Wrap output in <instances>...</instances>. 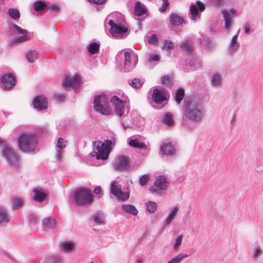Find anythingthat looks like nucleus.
Returning a JSON list of instances; mask_svg holds the SVG:
<instances>
[{"label": "nucleus", "mask_w": 263, "mask_h": 263, "mask_svg": "<svg viewBox=\"0 0 263 263\" xmlns=\"http://www.w3.org/2000/svg\"><path fill=\"white\" fill-rule=\"evenodd\" d=\"M196 4V5L191 4L190 9L191 18L194 21H196L197 17L199 18L200 17L199 10L200 12H202L205 7V5L200 1H197Z\"/></svg>", "instance_id": "13"}, {"label": "nucleus", "mask_w": 263, "mask_h": 263, "mask_svg": "<svg viewBox=\"0 0 263 263\" xmlns=\"http://www.w3.org/2000/svg\"><path fill=\"white\" fill-rule=\"evenodd\" d=\"M146 209L150 213H154L157 210V204L153 201H149L146 203Z\"/></svg>", "instance_id": "44"}, {"label": "nucleus", "mask_w": 263, "mask_h": 263, "mask_svg": "<svg viewBox=\"0 0 263 263\" xmlns=\"http://www.w3.org/2000/svg\"><path fill=\"white\" fill-rule=\"evenodd\" d=\"M92 218L94 222L97 224H102L104 223V219L101 214L99 213H95Z\"/></svg>", "instance_id": "39"}, {"label": "nucleus", "mask_w": 263, "mask_h": 263, "mask_svg": "<svg viewBox=\"0 0 263 263\" xmlns=\"http://www.w3.org/2000/svg\"><path fill=\"white\" fill-rule=\"evenodd\" d=\"M114 167L118 171H126L129 167V158L125 156L119 157L115 161Z\"/></svg>", "instance_id": "14"}, {"label": "nucleus", "mask_w": 263, "mask_h": 263, "mask_svg": "<svg viewBox=\"0 0 263 263\" xmlns=\"http://www.w3.org/2000/svg\"><path fill=\"white\" fill-rule=\"evenodd\" d=\"M148 42L153 45H156L158 43V40L157 35L153 34L148 37Z\"/></svg>", "instance_id": "50"}, {"label": "nucleus", "mask_w": 263, "mask_h": 263, "mask_svg": "<svg viewBox=\"0 0 263 263\" xmlns=\"http://www.w3.org/2000/svg\"><path fill=\"white\" fill-rule=\"evenodd\" d=\"M214 2V4L217 7H220L222 5L223 3V0H211Z\"/></svg>", "instance_id": "57"}, {"label": "nucleus", "mask_w": 263, "mask_h": 263, "mask_svg": "<svg viewBox=\"0 0 263 263\" xmlns=\"http://www.w3.org/2000/svg\"><path fill=\"white\" fill-rule=\"evenodd\" d=\"M128 83L134 88H138L140 87L143 84V82L141 80L135 78L133 80H129Z\"/></svg>", "instance_id": "43"}, {"label": "nucleus", "mask_w": 263, "mask_h": 263, "mask_svg": "<svg viewBox=\"0 0 263 263\" xmlns=\"http://www.w3.org/2000/svg\"><path fill=\"white\" fill-rule=\"evenodd\" d=\"M200 44L202 48L205 49H211L214 46L213 43L207 37L203 36L200 41Z\"/></svg>", "instance_id": "28"}, {"label": "nucleus", "mask_w": 263, "mask_h": 263, "mask_svg": "<svg viewBox=\"0 0 263 263\" xmlns=\"http://www.w3.org/2000/svg\"><path fill=\"white\" fill-rule=\"evenodd\" d=\"M168 91L164 88H155L154 89L152 98L157 104H161L167 100Z\"/></svg>", "instance_id": "10"}, {"label": "nucleus", "mask_w": 263, "mask_h": 263, "mask_svg": "<svg viewBox=\"0 0 263 263\" xmlns=\"http://www.w3.org/2000/svg\"><path fill=\"white\" fill-rule=\"evenodd\" d=\"M57 146L61 149H63L65 147V141L62 138H59L58 139Z\"/></svg>", "instance_id": "53"}, {"label": "nucleus", "mask_w": 263, "mask_h": 263, "mask_svg": "<svg viewBox=\"0 0 263 263\" xmlns=\"http://www.w3.org/2000/svg\"><path fill=\"white\" fill-rule=\"evenodd\" d=\"M160 149L164 155H166L174 154L176 152L173 145L170 143H164L161 145Z\"/></svg>", "instance_id": "20"}, {"label": "nucleus", "mask_w": 263, "mask_h": 263, "mask_svg": "<svg viewBox=\"0 0 263 263\" xmlns=\"http://www.w3.org/2000/svg\"><path fill=\"white\" fill-rule=\"evenodd\" d=\"M91 3H94L98 5H102L104 4L106 0H88Z\"/></svg>", "instance_id": "56"}, {"label": "nucleus", "mask_w": 263, "mask_h": 263, "mask_svg": "<svg viewBox=\"0 0 263 263\" xmlns=\"http://www.w3.org/2000/svg\"><path fill=\"white\" fill-rule=\"evenodd\" d=\"M110 193L118 198L119 200L126 201L129 197V192H124L121 187L116 185V182L112 181L110 184Z\"/></svg>", "instance_id": "11"}, {"label": "nucleus", "mask_w": 263, "mask_h": 263, "mask_svg": "<svg viewBox=\"0 0 263 263\" xmlns=\"http://www.w3.org/2000/svg\"><path fill=\"white\" fill-rule=\"evenodd\" d=\"M60 248L62 251L69 252L74 249V243L72 241H64L60 244Z\"/></svg>", "instance_id": "30"}, {"label": "nucleus", "mask_w": 263, "mask_h": 263, "mask_svg": "<svg viewBox=\"0 0 263 263\" xmlns=\"http://www.w3.org/2000/svg\"><path fill=\"white\" fill-rule=\"evenodd\" d=\"M12 26L16 29L19 34H23V35L18 37H14L11 39L9 42V44L10 46L26 42L30 40V37L27 35V33L28 32L27 30L22 28L16 24H13Z\"/></svg>", "instance_id": "9"}, {"label": "nucleus", "mask_w": 263, "mask_h": 263, "mask_svg": "<svg viewBox=\"0 0 263 263\" xmlns=\"http://www.w3.org/2000/svg\"><path fill=\"white\" fill-rule=\"evenodd\" d=\"M174 44L171 41H168L167 40L164 41V46L163 47V49L166 51H170L172 49L174 48Z\"/></svg>", "instance_id": "46"}, {"label": "nucleus", "mask_w": 263, "mask_h": 263, "mask_svg": "<svg viewBox=\"0 0 263 263\" xmlns=\"http://www.w3.org/2000/svg\"><path fill=\"white\" fill-rule=\"evenodd\" d=\"M49 9L52 10L54 12H58V11H60V8L59 5L49 4V5H48L47 11Z\"/></svg>", "instance_id": "52"}, {"label": "nucleus", "mask_w": 263, "mask_h": 263, "mask_svg": "<svg viewBox=\"0 0 263 263\" xmlns=\"http://www.w3.org/2000/svg\"><path fill=\"white\" fill-rule=\"evenodd\" d=\"M94 193L97 195H100L101 196H102L103 192L100 186H97L93 190Z\"/></svg>", "instance_id": "54"}, {"label": "nucleus", "mask_w": 263, "mask_h": 263, "mask_svg": "<svg viewBox=\"0 0 263 263\" xmlns=\"http://www.w3.org/2000/svg\"><path fill=\"white\" fill-rule=\"evenodd\" d=\"M185 92L184 89L183 88H179L177 90L175 93V100L177 103V104L179 105L183 98L184 97Z\"/></svg>", "instance_id": "32"}, {"label": "nucleus", "mask_w": 263, "mask_h": 263, "mask_svg": "<svg viewBox=\"0 0 263 263\" xmlns=\"http://www.w3.org/2000/svg\"><path fill=\"white\" fill-rule=\"evenodd\" d=\"M189 255L185 254H183L182 253L178 254L175 257L172 258L171 260H169L167 263H180L181 261L185 258L188 257Z\"/></svg>", "instance_id": "41"}, {"label": "nucleus", "mask_w": 263, "mask_h": 263, "mask_svg": "<svg viewBox=\"0 0 263 263\" xmlns=\"http://www.w3.org/2000/svg\"><path fill=\"white\" fill-rule=\"evenodd\" d=\"M122 210L126 213L131 214L134 216L138 214V211L135 206L132 204H124L122 205Z\"/></svg>", "instance_id": "31"}, {"label": "nucleus", "mask_w": 263, "mask_h": 263, "mask_svg": "<svg viewBox=\"0 0 263 263\" xmlns=\"http://www.w3.org/2000/svg\"><path fill=\"white\" fill-rule=\"evenodd\" d=\"M124 67L125 71H129L134 68V65H131V53L128 51L124 53Z\"/></svg>", "instance_id": "22"}, {"label": "nucleus", "mask_w": 263, "mask_h": 263, "mask_svg": "<svg viewBox=\"0 0 263 263\" xmlns=\"http://www.w3.org/2000/svg\"><path fill=\"white\" fill-rule=\"evenodd\" d=\"M37 52L35 50H31L26 54V58L28 61L30 63H33L37 58Z\"/></svg>", "instance_id": "38"}, {"label": "nucleus", "mask_w": 263, "mask_h": 263, "mask_svg": "<svg viewBox=\"0 0 263 263\" xmlns=\"http://www.w3.org/2000/svg\"><path fill=\"white\" fill-rule=\"evenodd\" d=\"M263 253L262 250L259 247L255 248L253 249L252 257L256 260Z\"/></svg>", "instance_id": "45"}, {"label": "nucleus", "mask_w": 263, "mask_h": 263, "mask_svg": "<svg viewBox=\"0 0 263 263\" xmlns=\"http://www.w3.org/2000/svg\"><path fill=\"white\" fill-rule=\"evenodd\" d=\"M163 2V4L162 6L159 8V10L161 12H164L166 10L167 7L169 5V3L168 0H162Z\"/></svg>", "instance_id": "51"}, {"label": "nucleus", "mask_w": 263, "mask_h": 263, "mask_svg": "<svg viewBox=\"0 0 263 263\" xmlns=\"http://www.w3.org/2000/svg\"><path fill=\"white\" fill-rule=\"evenodd\" d=\"M3 155L9 163L13 166L17 167L19 163L18 157L14 149L10 147L7 144L3 145Z\"/></svg>", "instance_id": "7"}, {"label": "nucleus", "mask_w": 263, "mask_h": 263, "mask_svg": "<svg viewBox=\"0 0 263 263\" xmlns=\"http://www.w3.org/2000/svg\"><path fill=\"white\" fill-rule=\"evenodd\" d=\"M160 57L159 55H152L149 59V62L159 61Z\"/></svg>", "instance_id": "55"}, {"label": "nucleus", "mask_w": 263, "mask_h": 263, "mask_svg": "<svg viewBox=\"0 0 263 263\" xmlns=\"http://www.w3.org/2000/svg\"><path fill=\"white\" fill-rule=\"evenodd\" d=\"M73 203L77 206L89 205L93 202V197L90 189L79 187L73 191Z\"/></svg>", "instance_id": "2"}, {"label": "nucleus", "mask_w": 263, "mask_h": 263, "mask_svg": "<svg viewBox=\"0 0 263 263\" xmlns=\"http://www.w3.org/2000/svg\"><path fill=\"white\" fill-rule=\"evenodd\" d=\"M33 192L34 193L33 199L36 201H43L47 197V192L43 188L34 189Z\"/></svg>", "instance_id": "19"}, {"label": "nucleus", "mask_w": 263, "mask_h": 263, "mask_svg": "<svg viewBox=\"0 0 263 263\" xmlns=\"http://www.w3.org/2000/svg\"><path fill=\"white\" fill-rule=\"evenodd\" d=\"M19 149L23 152H30L36 147L37 139L32 134L22 133L17 139Z\"/></svg>", "instance_id": "4"}, {"label": "nucleus", "mask_w": 263, "mask_h": 263, "mask_svg": "<svg viewBox=\"0 0 263 263\" xmlns=\"http://www.w3.org/2000/svg\"><path fill=\"white\" fill-rule=\"evenodd\" d=\"M46 263H60V260L58 258H50Z\"/></svg>", "instance_id": "59"}, {"label": "nucleus", "mask_w": 263, "mask_h": 263, "mask_svg": "<svg viewBox=\"0 0 263 263\" xmlns=\"http://www.w3.org/2000/svg\"><path fill=\"white\" fill-rule=\"evenodd\" d=\"M128 144L130 146L135 148H144L146 147V145L144 143L141 142L136 139H130L128 141Z\"/></svg>", "instance_id": "33"}, {"label": "nucleus", "mask_w": 263, "mask_h": 263, "mask_svg": "<svg viewBox=\"0 0 263 263\" xmlns=\"http://www.w3.org/2000/svg\"><path fill=\"white\" fill-rule=\"evenodd\" d=\"M30 220L32 222H35L36 221V217L35 215L31 214L29 217Z\"/></svg>", "instance_id": "61"}, {"label": "nucleus", "mask_w": 263, "mask_h": 263, "mask_svg": "<svg viewBox=\"0 0 263 263\" xmlns=\"http://www.w3.org/2000/svg\"><path fill=\"white\" fill-rule=\"evenodd\" d=\"M65 97L63 94H58L57 96V99L58 101L62 102L65 100Z\"/></svg>", "instance_id": "58"}, {"label": "nucleus", "mask_w": 263, "mask_h": 263, "mask_svg": "<svg viewBox=\"0 0 263 263\" xmlns=\"http://www.w3.org/2000/svg\"><path fill=\"white\" fill-rule=\"evenodd\" d=\"M108 24L110 26L109 31L113 36H119L128 31L127 27L123 26L122 24H116L112 20H110Z\"/></svg>", "instance_id": "12"}, {"label": "nucleus", "mask_w": 263, "mask_h": 263, "mask_svg": "<svg viewBox=\"0 0 263 263\" xmlns=\"http://www.w3.org/2000/svg\"><path fill=\"white\" fill-rule=\"evenodd\" d=\"M23 204V200L21 198L14 197L12 198V206L13 210L18 209Z\"/></svg>", "instance_id": "36"}, {"label": "nucleus", "mask_w": 263, "mask_h": 263, "mask_svg": "<svg viewBox=\"0 0 263 263\" xmlns=\"http://www.w3.org/2000/svg\"><path fill=\"white\" fill-rule=\"evenodd\" d=\"M81 78L78 75L66 76L63 80V86L66 90L78 88L80 85Z\"/></svg>", "instance_id": "8"}, {"label": "nucleus", "mask_w": 263, "mask_h": 263, "mask_svg": "<svg viewBox=\"0 0 263 263\" xmlns=\"http://www.w3.org/2000/svg\"><path fill=\"white\" fill-rule=\"evenodd\" d=\"M221 76L220 74L215 73L213 75L211 79L212 85L215 87H219L221 85Z\"/></svg>", "instance_id": "34"}, {"label": "nucleus", "mask_w": 263, "mask_h": 263, "mask_svg": "<svg viewBox=\"0 0 263 263\" xmlns=\"http://www.w3.org/2000/svg\"><path fill=\"white\" fill-rule=\"evenodd\" d=\"M239 31V30L238 31L237 33L233 36V37H232V39L231 42H237V37H238V35Z\"/></svg>", "instance_id": "62"}, {"label": "nucleus", "mask_w": 263, "mask_h": 263, "mask_svg": "<svg viewBox=\"0 0 263 263\" xmlns=\"http://www.w3.org/2000/svg\"><path fill=\"white\" fill-rule=\"evenodd\" d=\"M111 104H113L115 106L116 114L120 117H122L125 111L124 101L115 96L111 99Z\"/></svg>", "instance_id": "16"}, {"label": "nucleus", "mask_w": 263, "mask_h": 263, "mask_svg": "<svg viewBox=\"0 0 263 263\" xmlns=\"http://www.w3.org/2000/svg\"><path fill=\"white\" fill-rule=\"evenodd\" d=\"M138 263H141L142 262V260L139 259V260H138Z\"/></svg>", "instance_id": "63"}, {"label": "nucleus", "mask_w": 263, "mask_h": 263, "mask_svg": "<svg viewBox=\"0 0 263 263\" xmlns=\"http://www.w3.org/2000/svg\"><path fill=\"white\" fill-rule=\"evenodd\" d=\"M93 108L101 115H108L112 110L111 100L104 94L96 96L93 99Z\"/></svg>", "instance_id": "3"}, {"label": "nucleus", "mask_w": 263, "mask_h": 263, "mask_svg": "<svg viewBox=\"0 0 263 263\" xmlns=\"http://www.w3.org/2000/svg\"><path fill=\"white\" fill-rule=\"evenodd\" d=\"M170 23L174 26H178L184 23L183 18L176 13H172L170 15Z\"/></svg>", "instance_id": "24"}, {"label": "nucleus", "mask_w": 263, "mask_h": 263, "mask_svg": "<svg viewBox=\"0 0 263 263\" xmlns=\"http://www.w3.org/2000/svg\"><path fill=\"white\" fill-rule=\"evenodd\" d=\"M43 225L48 228H54L56 225V220L51 217H46L42 220Z\"/></svg>", "instance_id": "29"}, {"label": "nucleus", "mask_w": 263, "mask_h": 263, "mask_svg": "<svg viewBox=\"0 0 263 263\" xmlns=\"http://www.w3.org/2000/svg\"><path fill=\"white\" fill-rule=\"evenodd\" d=\"M147 12L146 7L140 2H137L135 3L134 9V14L136 16H141L145 14Z\"/></svg>", "instance_id": "21"}, {"label": "nucleus", "mask_w": 263, "mask_h": 263, "mask_svg": "<svg viewBox=\"0 0 263 263\" xmlns=\"http://www.w3.org/2000/svg\"><path fill=\"white\" fill-rule=\"evenodd\" d=\"M171 81L172 78L167 75L162 77L161 78V83L165 85L166 86L170 85Z\"/></svg>", "instance_id": "49"}, {"label": "nucleus", "mask_w": 263, "mask_h": 263, "mask_svg": "<svg viewBox=\"0 0 263 263\" xmlns=\"http://www.w3.org/2000/svg\"><path fill=\"white\" fill-rule=\"evenodd\" d=\"M163 122L169 126H173L174 125V114L171 112H166L164 115Z\"/></svg>", "instance_id": "26"}, {"label": "nucleus", "mask_w": 263, "mask_h": 263, "mask_svg": "<svg viewBox=\"0 0 263 263\" xmlns=\"http://www.w3.org/2000/svg\"><path fill=\"white\" fill-rule=\"evenodd\" d=\"M205 113L201 104L194 97H186L183 101L181 112V125L189 129L195 128L201 123Z\"/></svg>", "instance_id": "1"}, {"label": "nucleus", "mask_w": 263, "mask_h": 263, "mask_svg": "<svg viewBox=\"0 0 263 263\" xmlns=\"http://www.w3.org/2000/svg\"><path fill=\"white\" fill-rule=\"evenodd\" d=\"M100 45L97 43H92L89 45L88 51L91 54H96L99 51Z\"/></svg>", "instance_id": "40"}, {"label": "nucleus", "mask_w": 263, "mask_h": 263, "mask_svg": "<svg viewBox=\"0 0 263 263\" xmlns=\"http://www.w3.org/2000/svg\"><path fill=\"white\" fill-rule=\"evenodd\" d=\"M223 15L225 28L227 30L229 29L232 25V18L234 17V14L236 13V10L234 8L230 9L229 10L223 9L221 11Z\"/></svg>", "instance_id": "15"}, {"label": "nucleus", "mask_w": 263, "mask_h": 263, "mask_svg": "<svg viewBox=\"0 0 263 263\" xmlns=\"http://www.w3.org/2000/svg\"><path fill=\"white\" fill-rule=\"evenodd\" d=\"M111 140H107L104 143L101 141L93 143V152L92 153V156H96L97 159L106 160L108 158L109 154L111 151Z\"/></svg>", "instance_id": "5"}, {"label": "nucleus", "mask_w": 263, "mask_h": 263, "mask_svg": "<svg viewBox=\"0 0 263 263\" xmlns=\"http://www.w3.org/2000/svg\"><path fill=\"white\" fill-rule=\"evenodd\" d=\"M47 100L44 96H36L33 100V107L38 110H44L47 108Z\"/></svg>", "instance_id": "17"}, {"label": "nucleus", "mask_w": 263, "mask_h": 263, "mask_svg": "<svg viewBox=\"0 0 263 263\" xmlns=\"http://www.w3.org/2000/svg\"><path fill=\"white\" fill-rule=\"evenodd\" d=\"M182 239L183 236L182 235H180L177 237V238L175 240V243L174 245V250H177L179 248L182 243Z\"/></svg>", "instance_id": "47"}, {"label": "nucleus", "mask_w": 263, "mask_h": 263, "mask_svg": "<svg viewBox=\"0 0 263 263\" xmlns=\"http://www.w3.org/2000/svg\"><path fill=\"white\" fill-rule=\"evenodd\" d=\"M8 14L13 19L17 20L20 17V13L17 9L10 8L8 10Z\"/></svg>", "instance_id": "42"}, {"label": "nucleus", "mask_w": 263, "mask_h": 263, "mask_svg": "<svg viewBox=\"0 0 263 263\" xmlns=\"http://www.w3.org/2000/svg\"><path fill=\"white\" fill-rule=\"evenodd\" d=\"M149 179V175L148 174H144L142 175L139 180V184L141 186H143L146 184Z\"/></svg>", "instance_id": "48"}, {"label": "nucleus", "mask_w": 263, "mask_h": 263, "mask_svg": "<svg viewBox=\"0 0 263 263\" xmlns=\"http://www.w3.org/2000/svg\"><path fill=\"white\" fill-rule=\"evenodd\" d=\"M179 209L178 206H175L172 209L171 212L169 213L168 216L166 218L165 223L163 227H165L168 225L171 221L174 219L175 216L177 215L179 212Z\"/></svg>", "instance_id": "25"}, {"label": "nucleus", "mask_w": 263, "mask_h": 263, "mask_svg": "<svg viewBox=\"0 0 263 263\" xmlns=\"http://www.w3.org/2000/svg\"><path fill=\"white\" fill-rule=\"evenodd\" d=\"M1 81L4 90L12 88L15 85L16 82L15 77L11 74L4 75L1 79Z\"/></svg>", "instance_id": "18"}, {"label": "nucleus", "mask_w": 263, "mask_h": 263, "mask_svg": "<svg viewBox=\"0 0 263 263\" xmlns=\"http://www.w3.org/2000/svg\"><path fill=\"white\" fill-rule=\"evenodd\" d=\"M180 47L186 53L192 55L193 53V47L188 42H183L181 44Z\"/></svg>", "instance_id": "35"}, {"label": "nucleus", "mask_w": 263, "mask_h": 263, "mask_svg": "<svg viewBox=\"0 0 263 263\" xmlns=\"http://www.w3.org/2000/svg\"><path fill=\"white\" fill-rule=\"evenodd\" d=\"M240 46V44L238 42H231L229 45V50L228 52L230 55H233V54L236 52Z\"/></svg>", "instance_id": "37"}, {"label": "nucleus", "mask_w": 263, "mask_h": 263, "mask_svg": "<svg viewBox=\"0 0 263 263\" xmlns=\"http://www.w3.org/2000/svg\"><path fill=\"white\" fill-rule=\"evenodd\" d=\"M48 5L42 1L35 2L33 4V8L36 11H47Z\"/></svg>", "instance_id": "27"}, {"label": "nucleus", "mask_w": 263, "mask_h": 263, "mask_svg": "<svg viewBox=\"0 0 263 263\" xmlns=\"http://www.w3.org/2000/svg\"><path fill=\"white\" fill-rule=\"evenodd\" d=\"M170 185L167 178L164 176L156 178L155 182L149 191L153 194L162 195Z\"/></svg>", "instance_id": "6"}, {"label": "nucleus", "mask_w": 263, "mask_h": 263, "mask_svg": "<svg viewBox=\"0 0 263 263\" xmlns=\"http://www.w3.org/2000/svg\"><path fill=\"white\" fill-rule=\"evenodd\" d=\"M9 221L10 218L5 209L0 206V225L1 226H6Z\"/></svg>", "instance_id": "23"}, {"label": "nucleus", "mask_w": 263, "mask_h": 263, "mask_svg": "<svg viewBox=\"0 0 263 263\" xmlns=\"http://www.w3.org/2000/svg\"><path fill=\"white\" fill-rule=\"evenodd\" d=\"M138 24H139V25L141 27V25H142V23L139 21L138 22Z\"/></svg>", "instance_id": "64"}, {"label": "nucleus", "mask_w": 263, "mask_h": 263, "mask_svg": "<svg viewBox=\"0 0 263 263\" xmlns=\"http://www.w3.org/2000/svg\"><path fill=\"white\" fill-rule=\"evenodd\" d=\"M251 29L250 25L249 24H246L245 26V32L246 33L248 34L250 32Z\"/></svg>", "instance_id": "60"}]
</instances>
